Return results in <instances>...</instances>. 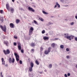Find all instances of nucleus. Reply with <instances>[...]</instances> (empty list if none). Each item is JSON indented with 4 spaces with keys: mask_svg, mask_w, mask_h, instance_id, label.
I'll use <instances>...</instances> for the list:
<instances>
[{
    "mask_svg": "<svg viewBox=\"0 0 77 77\" xmlns=\"http://www.w3.org/2000/svg\"><path fill=\"white\" fill-rule=\"evenodd\" d=\"M0 27L2 31L4 32H6V25H4V27L2 25H0Z\"/></svg>",
    "mask_w": 77,
    "mask_h": 77,
    "instance_id": "nucleus-1",
    "label": "nucleus"
},
{
    "mask_svg": "<svg viewBox=\"0 0 77 77\" xmlns=\"http://www.w3.org/2000/svg\"><path fill=\"white\" fill-rule=\"evenodd\" d=\"M3 52L6 55L7 54H10V51H9V50L7 49L6 51H5V50H4Z\"/></svg>",
    "mask_w": 77,
    "mask_h": 77,
    "instance_id": "nucleus-2",
    "label": "nucleus"
},
{
    "mask_svg": "<svg viewBox=\"0 0 77 77\" xmlns=\"http://www.w3.org/2000/svg\"><path fill=\"white\" fill-rule=\"evenodd\" d=\"M51 47H49L48 51H45V54H48L50 52L51 50Z\"/></svg>",
    "mask_w": 77,
    "mask_h": 77,
    "instance_id": "nucleus-3",
    "label": "nucleus"
},
{
    "mask_svg": "<svg viewBox=\"0 0 77 77\" xmlns=\"http://www.w3.org/2000/svg\"><path fill=\"white\" fill-rule=\"evenodd\" d=\"M9 62L10 63H14L15 62V59L13 58L12 59V58H10L9 59Z\"/></svg>",
    "mask_w": 77,
    "mask_h": 77,
    "instance_id": "nucleus-4",
    "label": "nucleus"
},
{
    "mask_svg": "<svg viewBox=\"0 0 77 77\" xmlns=\"http://www.w3.org/2000/svg\"><path fill=\"white\" fill-rule=\"evenodd\" d=\"M72 36L70 35V36H69V35H65L64 36V38H66L67 39H69V40L70 41H71V37Z\"/></svg>",
    "mask_w": 77,
    "mask_h": 77,
    "instance_id": "nucleus-5",
    "label": "nucleus"
},
{
    "mask_svg": "<svg viewBox=\"0 0 77 77\" xmlns=\"http://www.w3.org/2000/svg\"><path fill=\"white\" fill-rule=\"evenodd\" d=\"M28 10L30 11H31V12H35V10L33 9V8H31L30 7H28Z\"/></svg>",
    "mask_w": 77,
    "mask_h": 77,
    "instance_id": "nucleus-6",
    "label": "nucleus"
},
{
    "mask_svg": "<svg viewBox=\"0 0 77 77\" xmlns=\"http://www.w3.org/2000/svg\"><path fill=\"white\" fill-rule=\"evenodd\" d=\"M10 26L11 28H14V24L12 23H10Z\"/></svg>",
    "mask_w": 77,
    "mask_h": 77,
    "instance_id": "nucleus-7",
    "label": "nucleus"
},
{
    "mask_svg": "<svg viewBox=\"0 0 77 77\" xmlns=\"http://www.w3.org/2000/svg\"><path fill=\"white\" fill-rule=\"evenodd\" d=\"M14 55L16 57V58H20V57L19 55H18V54L17 53H14Z\"/></svg>",
    "mask_w": 77,
    "mask_h": 77,
    "instance_id": "nucleus-8",
    "label": "nucleus"
},
{
    "mask_svg": "<svg viewBox=\"0 0 77 77\" xmlns=\"http://www.w3.org/2000/svg\"><path fill=\"white\" fill-rule=\"evenodd\" d=\"M57 6H58V8H60V5L59 4V3H58V2H57L56 3V5H55L54 8H56L57 7Z\"/></svg>",
    "mask_w": 77,
    "mask_h": 77,
    "instance_id": "nucleus-9",
    "label": "nucleus"
},
{
    "mask_svg": "<svg viewBox=\"0 0 77 77\" xmlns=\"http://www.w3.org/2000/svg\"><path fill=\"white\" fill-rule=\"evenodd\" d=\"M43 39L45 40H48L49 39V37L47 36H45L43 37Z\"/></svg>",
    "mask_w": 77,
    "mask_h": 77,
    "instance_id": "nucleus-10",
    "label": "nucleus"
},
{
    "mask_svg": "<svg viewBox=\"0 0 77 77\" xmlns=\"http://www.w3.org/2000/svg\"><path fill=\"white\" fill-rule=\"evenodd\" d=\"M4 44H5L6 46H8V44H9V42L8 41H5L4 42Z\"/></svg>",
    "mask_w": 77,
    "mask_h": 77,
    "instance_id": "nucleus-11",
    "label": "nucleus"
},
{
    "mask_svg": "<svg viewBox=\"0 0 77 77\" xmlns=\"http://www.w3.org/2000/svg\"><path fill=\"white\" fill-rule=\"evenodd\" d=\"M6 8L8 10H9V5L8 4H7L6 5Z\"/></svg>",
    "mask_w": 77,
    "mask_h": 77,
    "instance_id": "nucleus-12",
    "label": "nucleus"
},
{
    "mask_svg": "<svg viewBox=\"0 0 77 77\" xmlns=\"http://www.w3.org/2000/svg\"><path fill=\"white\" fill-rule=\"evenodd\" d=\"M30 66H31L30 67L33 68V66H34L33 63V62H31L30 64Z\"/></svg>",
    "mask_w": 77,
    "mask_h": 77,
    "instance_id": "nucleus-13",
    "label": "nucleus"
},
{
    "mask_svg": "<svg viewBox=\"0 0 77 77\" xmlns=\"http://www.w3.org/2000/svg\"><path fill=\"white\" fill-rule=\"evenodd\" d=\"M42 12L43 14H45V15H48V13H47L44 11H43Z\"/></svg>",
    "mask_w": 77,
    "mask_h": 77,
    "instance_id": "nucleus-14",
    "label": "nucleus"
},
{
    "mask_svg": "<svg viewBox=\"0 0 77 77\" xmlns=\"http://www.w3.org/2000/svg\"><path fill=\"white\" fill-rule=\"evenodd\" d=\"M31 46L32 47H35V43H32L31 44Z\"/></svg>",
    "mask_w": 77,
    "mask_h": 77,
    "instance_id": "nucleus-15",
    "label": "nucleus"
},
{
    "mask_svg": "<svg viewBox=\"0 0 77 77\" xmlns=\"http://www.w3.org/2000/svg\"><path fill=\"white\" fill-rule=\"evenodd\" d=\"M18 48L19 50H21V45H18Z\"/></svg>",
    "mask_w": 77,
    "mask_h": 77,
    "instance_id": "nucleus-16",
    "label": "nucleus"
},
{
    "mask_svg": "<svg viewBox=\"0 0 77 77\" xmlns=\"http://www.w3.org/2000/svg\"><path fill=\"white\" fill-rule=\"evenodd\" d=\"M16 21L17 24H18V23H20V20L19 19H17L16 20Z\"/></svg>",
    "mask_w": 77,
    "mask_h": 77,
    "instance_id": "nucleus-17",
    "label": "nucleus"
},
{
    "mask_svg": "<svg viewBox=\"0 0 77 77\" xmlns=\"http://www.w3.org/2000/svg\"><path fill=\"white\" fill-rule=\"evenodd\" d=\"M32 32H33V31H30V30H29V35H32Z\"/></svg>",
    "mask_w": 77,
    "mask_h": 77,
    "instance_id": "nucleus-18",
    "label": "nucleus"
},
{
    "mask_svg": "<svg viewBox=\"0 0 77 77\" xmlns=\"http://www.w3.org/2000/svg\"><path fill=\"white\" fill-rule=\"evenodd\" d=\"M32 67H30L29 68V70L30 71V72H32V70H33V69H32Z\"/></svg>",
    "mask_w": 77,
    "mask_h": 77,
    "instance_id": "nucleus-19",
    "label": "nucleus"
},
{
    "mask_svg": "<svg viewBox=\"0 0 77 77\" xmlns=\"http://www.w3.org/2000/svg\"><path fill=\"white\" fill-rule=\"evenodd\" d=\"M52 64H51L49 65L48 68H52Z\"/></svg>",
    "mask_w": 77,
    "mask_h": 77,
    "instance_id": "nucleus-20",
    "label": "nucleus"
},
{
    "mask_svg": "<svg viewBox=\"0 0 77 77\" xmlns=\"http://www.w3.org/2000/svg\"><path fill=\"white\" fill-rule=\"evenodd\" d=\"M11 13L13 14L14 13V9L12 8L11 9Z\"/></svg>",
    "mask_w": 77,
    "mask_h": 77,
    "instance_id": "nucleus-21",
    "label": "nucleus"
},
{
    "mask_svg": "<svg viewBox=\"0 0 77 77\" xmlns=\"http://www.w3.org/2000/svg\"><path fill=\"white\" fill-rule=\"evenodd\" d=\"M33 30H34L33 28L32 27H31L30 28V29H29V30H30V31H33Z\"/></svg>",
    "mask_w": 77,
    "mask_h": 77,
    "instance_id": "nucleus-22",
    "label": "nucleus"
},
{
    "mask_svg": "<svg viewBox=\"0 0 77 77\" xmlns=\"http://www.w3.org/2000/svg\"><path fill=\"white\" fill-rule=\"evenodd\" d=\"M51 45L53 48H54L55 46H56V45H55V44L54 43H53Z\"/></svg>",
    "mask_w": 77,
    "mask_h": 77,
    "instance_id": "nucleus-23",
    "label": "nucleus"
},
{
    "mask_svg": "<svg viewBox=\"0 0 77 77\" xmlns=\"http://www.w3.org/2000/svg\"><path fill=\"white\" fill-rule=\"evenodd\" d=\"M38 19L39 20H41V21H44V19L42 18H41V17H38Z\"/></svg>",
    "mask_w": 77,
    "mask_h": 77,
    "instance_id": "nucleus-24",
    "label": "nucleus"
},
{
    "mask_svg": "<svg viewBox=\"0 0 77 77\" xmlns=\"http://www.w3.org/2000/svg\"><path fill=\"white\" fill-rule=\"evenodd\" d=\"M35 63H36V64H37V65H38L39 64V62L37 60H36L35 61Z\"/></svg>",
    "mask_w": 77,
    "mask_h": 77,
    "instance_id": "nucleus-25",
    "label": "nucleus"
},
{
    "mask_svg": "<svg viewBox=\"0 0 77 77\" xmlns=\"http://www.w3.org/2000/svg\"><path fill=\"white\" fill-rule=\"evenodd\" d=\"M60 47L61 48H64V46H63V45H60Z\"/></svg>",
    "mask_w": 77,
    "mask_h": 77,
    "instance_id": "nucleus-26",
    "label": "nucleus"
},
{
    "mask_svg": "<svg viewBox=\"0 0 77 77\" xmlns=\"http://www.w3.org/2000/svg\"><path fill=\"white\" fill-rule=\"evenodd\" d=\"M34 23L35 24H37V25L38 24V23H37V22L36 21V20H34Z\"/></svg>",
    "mask_w": 77,
    "mask_h": 77,
    "instance_id": "nucleus-27",
    "label": "nucleus"
},
{
    "mask_svg": "<svg viewBox=\"0 0 77 77\" xmlns=\"http://www.w3.org/2000/svg\"><path fill=\"white\" fill-rule=\"evenodd\" d=\"M43 50L44 48L42 47H41L40 48V51H42V50Z\"/></svg>",
    "mask_w": 77,
    "mask_h": 77,
    "instance_id": "nucleus-28",
    "label": "nucleus"
},
{
    "mask_svg": "<svg viewBox=\"0 0 77 77\" xmlns=\"http://www.w3.org/2000/svg\"><path fill=\"white\" fill-rule=\"evenodd\" d=\"M71 56H67L66 57L67 58V59H69V58H70L71 57Z\"/></svg>",
    "mask_w": 77,
    "mask_h": 77,
    "instance_id": "nucleus-29",
    "label": "nucleus"
},
{
    "mask_svg": "<svg viewBox=\"0 0 77 77\" xmlns=\"http://www.w3.org/2000/svg\"><path fill=\"white\" fill-rule=\"evenodd\" d=\"M0 13L1 14H3V10H1L0 11Z\"/></svg>",
    "mask_w": 77,
    "mask_h": 77,
    "instance_id": "nucleus-30",
    "label": "nucleus"
},
{
    "mask_svg": "<svg viewBox=\"0 0 77 77\" xmlns=\"http://www.w3.org/2000/svg\"><path fill=\"white\" fill-rule=\"evenodd\" d=\"M31 53H33V52H34V49H32L31 50Z\"/></svg>",
    "mask_w": 77,
    "mask_h": 77,
    "instance_id": "nucleus-31",
    "label": "nucleus"
},
{
    "mask_svg": "<svg viewBox=\"0 0 77 77\" xmlns=\"http://www.w3.org/2000/svg\"><path fill=\"white\" fill-rule=\"evenodd\" d=\"M42 34H44V33H45V30H43V31H42Z\"/></svg>",
    "mask_w": 77,
    "mask_h": 77,
    "instance_id": "nucleus-32",
    "label": "nucleus"
},
{
    "mask_svg": "<svg viewBox=\"0 0 77 77\" xmlns=\"http://www.w3.org/2000/svg\"><path fill=\"white\" fill-rule=\"evenodd\" d=\"M19 58H16V60L17 62H18V61H19V60H20V59H19Z\"/></svg>",
    "mask_w": 77,
    "mask_h": 77,
    "instance_id": "nucleus-33",
    "label": "nucleus"
},
{
    "mask_svg": "<svg viewBox=\"0 0 77 77\" xmlns=\"http://www.w3.org/2000/svg\"><path fill=\"white\" fill-rule=\"evenodd\" d=\"M19 63L20 64H22V63H23V62L22 61H21V60H20V61Z\"/></svg>",
    "mask_w": 77,
    "mask_h": 77,
    "instance_id": "nucleus-34",
    "label": "nucleus"
},
{
    "mask_svg": "<svg viewBox=\"0 0 77 77\" xmlns=\"http://www.w3.org/2000/svg\"><path fill=\"white\" fill-rule=\"evenodd\" d=\"M14 46H16V45H17V43L15 42H14Z\"/></svg>",
    "mask_w": 77,
    "mask_h": 77,
    "instance_id": "nucleus-35",
    "label": "nucleus"
},
{
    "mask_svg": "<svg viewBox=\"0 0 77 77\" xmlns=\"http://www.w3.org/2000/svg\"><path fill=\"white\" fill-rule=\"evenodd\" d=\"M1 60H2V62H4V58H2Z\"/></svg>",
    "mask_w": 77,
    "mask_h": 77,
    "instance_id": "nucleus-36",
    "label": "nucleus"
},
{
    "mask_svg": "<svg viewBox=\"0 0 77 77\" xmlns=\"http://www.w3.org/2000/svg\"><path fill=\"white\" fill-rule=\"evenodd\" d=\"M21 51L22 53H24V50L23 49L21 50Z\"/></svg>",
    "mask_w": 77,
    "mask_h": 77,
    "instance_id": "nucleus-37",
    "label": "nucleus"
},
{
    "mask_svg": "<svg viewBox=\"0 0 77 77\" xmlns=\"http://www.w3.org/2000/svg\"><path fill=\"white\" fill-rule=\"evenodd\" d=\"M0 20L2 21V23H3V21L4 20H3V19H1V18L0 19Z\"/></svg>",
    "mask_w": 77,
    "mask_h": 77,
    "instance_id": "nucleus-38",
    "label": "nucleus"
},
{
    "mask_svg": "<svg viewBox=\"0 0 77 77\" xmlns=\"http://www.w3.org/2000/svg\"><path fill=\"white\" fill-rule=\"evenodd\" d=\"M74 25V22H72L70 23V25L71 26H72V25Z\"/></svg>",
    "mask_w": 77,
    "mask_h": 77,
    "instance_id": "nucleus-39",
    "label": "nucleus"
},
{
    "mask_svg": "<svg viewBox=\"0 0 77 77\" xmlns=\"http://www.w3.org/2000/svg\"><path fill=\"white\" fill-rule=\"evenodd\" d=\"M66 50L67 51H69V49L68 48H66Z\"/></svg>",
    "mask_w": 77,
    "mask_h": 77,
    "instance_id": "nucleus-40",
    "label": "nucleus"
},
{
    "mask_svg": "<svg viewBox=\"0 0 77 77\" xmlns=\"http://www.w3.org/2000/svg\"><path fill=\"white\" fill-rule=\"evenodd\" d=\"M2 65H5V61L4 62H2Z\"/></svg>",
    "mask_w": 77,
    "mask_h": 77,
    "instance_id": "nucleus-41",
    "label": "nucleus"
},
{
    "mask_svg": "<svg viewBox=\"0 0 77 77\" xmlns=\"http://www.w3.org/2000/svg\"><path fill=\"white\" fill-rule=\"evenodd\" d=\"M1 77H3V75H2V72H1Z\"/></svg>",
    "mask_w": 77,
    "mask_h": 77,
    "instance_id": "nucleus-42",
    "label": "nucleus"
},
{
    "mask_svg": "<svg viewBox=\"0 0 77 77\" xmlns=\"http://www.w3.org/2000/svg\"><path fill=\"white\" fill-rule=\"evenodd\" d=\"M17 44L18 45H21V44L20 42H18L17 43Z\"/></svg>",
    "mask_w": 77,
    "mask_h": 77,
    "instance_id": "nucleus-43",
    "label": "nucleus"
},
{
    "mask_svg": "<svg viewBox=\"0 0 77 77\" xmlns=\"http://www.w3.org/2000/svg\"><path fill=\"white\" fill-rule=\"evenodd\" d=\"M53 24V23H51L50 22L49 23V24H50L51 25V24Z\"/></svg>",
    "mask_w": 77,
    "mask_h": 77,
    "instance_id": "nucleus-44",
    "label": "nucleus"
},
{
    "mask_svg": "<svg viewBox=\"0 0 77 77\" xmlns=\"http://www.w3.org/2000/svg\"><path fill=\"white\" fill-rule=\"evenodd\" d=\"M64 76L65 77H68V76L66 74H65L64 75Z\"/></svg>",
    "mask_w": 77,
    "mask_h": 77,
    "instance_id": "nucleus-45",
    "label": "nucleus"
},
{
    "mask_svg": "<svg viewBox=\"0 0 77 77\" xmlns=\"http://www.w3.org/2000/svg\"><path fill=\"white\" fill-rule=\"evenodd\" d=\"M75 41H77V37H76L75 38Z\"/></svg>",
    "mask_w": 77,
    "mask_h": 77,
    "instance_id": "nucleus-46",
    "label": "nucleus"
},
{
    "mask_svg": "<svg viewBox=\"0 0 77 77\" xmlns=\"http://www.w3.org/2000/svg\"><path fill=\"white\" fill-rule=\"evenodd\" d=\"M60 2L62 3H63V2H64V1L63 0H60Z\"/></svg>",
    "mask_w": 77,
    "mask_h": 77,
    "instance_id": "nucleus-47",
    "label": "nucleus"
},
{
    "mask_svg": "<svg viewBox=\"0 0 77 77\" xmlns=\"http://www.w3.org/2000/svg\"><path fill=\"white\" fill-rule=\"evenodd\" d=\"M68 76H70V73H69L67 74Z\"/></svg>",
    "mask_w": 77,
    "mask_h": 77,
    "instance_id": "nucleus-48",
    "label": "nucleus"
},
{
    "mask_svg": "<svg viewBox=\"0 0 77 77\" xmlns=\"http://www.w3.org/2000/svg\"><path fill=\"white\" fill-rule=\"evenodd\" d=\"M30 75H31V74L29 73V77H31Z\"/></svg>",
    "mask_w": 77,
    "mask_h": 77,
    "instance_id": "nucleus-49",
    "label": "nucleus"
},
{
    "mask_svg": "<svg viewBox=\"0 0 77 77\" xmlns=\"http://www.w3.org/2000/svg\"><path fill=\"white\" fill-rule=\"evenodd\" d=\"M14 38H15V39H17V37H16L15 36H14Z\"/></svg>",
    "mask_w": 77,
    "mask_h": 77,
    "instance_id": "nucleus-50",
    "label": "nucleus"
},
{
    "mask_svg": "<svg viewBox=\"0 0 77 77\" xmlns=\"http://www.w3.org/2000/svg\"><path fill=\"white\" fill-rule=\"evenodd\" d=\"M20 10H21V11H22V10H23V8H20Z\"/></svg>",
    "mask_w": 77,
    "mask_h": 77,
    "instance_id": "nucleus-51",
    "label": "nucleus"
},
{
    "mask_svg": "<svg viewBox=\"0 0 77 77\" xmlns=\"http://www.w3.org/2000/svg\"><path fill=\"white\" fill-rule=\"evenodd\" d=\"M55 40H57V39H58V38H55L54 39Z\"/></svg>",
    "mask_w": 77,
    "mask_h": 77,
    "instance_id": "nucleus-52",
    "label": "nucleus"
},
{
    "mask_svg": "<svg viewBox=\"0 0 77 77\" xmlns=\"http://www.w3.org/2000/svg\"><path fill=\"white\" fill-rule=\"evenodd\" d=\"M75 18H76V19H77V16H75Z\"/></svg>",
    "mask_w": 77,
    "mask_h": 77,
    "instance_id": "nucleus-53",
    "label": "nucleus"
},
{
    "mask_svg": "<svg viewBox=\"0 0 77 77\" xmlns=\"http://www.w3.org/2000/svg\"><path fill=\"white\" fill-rule=\"evenodd\" d=\"M12 1L13 2H15V0H12Z\"/></svg>",
    "mask_w": 77,
    "mask_h": 77,
    "instance_id": "nucleus-54",
    "label": "nucleus"
},
{
    "mask_svg": "<svg viewBox=\"0 0 77 77\" xmlns=\"http://www.w3.org/2000/svg\"><path fill=\"white\" fill-rule=\"evenodd\" d=\"M40 74H42V72H39Z\"/></svg>",
    "mask_w": 77,
    "mask_h": 77,
    "instance_id": "nucleus-55",
    "label": "nucleus"
},
{
    "mask_svg": "<svg viewBox=\"0 0 77 77\" xmlns=\"http://www.w3.org/2000/svg\"><path fill=\"white\" fill-rule=\"evenodd\" d=\"M64 6H65V7H67L68 6V5H65Z\"/></svg>",
    "mask_w": 77,
    "mask_h": 77,
    "instance_id": "nucleus-56",
    "label": "nucleus"
},
{
    "mask_svg": "<svg viewBox=\"0 0 77 77\" xmlns=\"http://www.w3.org/2000/svg\"><path fill=\"white\" fill-rule=\"evenodd\" d=\"M44 71L45 72H47V70L46 69Z\"/></svg>",
    "mask_w": 77,
    "mask_h": 77,
    "instance_id": "nucleus-57",
    "label": "nucleus"
},
{
    "mask_svg": "<svg viewBox=\"0 0 77 77\" xmlns=\"http://www.w3.org/2000/svg\"><path fill=\"white\" fill-rule=\"evenodd\" d=\"M75 67L77 68V64L76 65Z\"/></svg>",
    "mask_w": 77,
    "mask_h": 77,
    "instance_id": "nucleus-58",
    "label": "nucleus"
},
{
    "mask_svg": "<svg viewBox=\"0 0 77 77\" xmlns=\"http://www.w3.org/2000/svg\"><path fill=\"white\" fill-rule=\"evenodd\" d=\"M5 66H8V64H6L5 65Z\"/></svg>",
    "mask_w": 77,
    "mask_h": 77,
    "instance_id": "nucleus-59",
    "label": "nucleus"
},
{
    "mask_svg": "<svg viewBox=\"0 0 77 77\" xmlns=\"http://www.w3.org/2000/svg\"><path fill=\"white\" fill-rule=\"evenodd\" d=\"M66 35V34H64V35Z\"/></svg>",
    "mask_w": 77,
    "mask_h": 77,
    "instance_id": "nucleus-60",
    "label": "nucleus"
},
{
    "mask_svg": "<svg viewBox=\"0 0 77 77\" xmlns=\"http://www.w3.org/2000/svg\"><path fill=\"white\" fill-rule=\"evenodd\" d=\"M31 1H32V0H30Z\"/></svg>",
    "mask_w": 77,
    "mask_h": 77,
    "instance_id": "nucleus-61",
    "label": "nucleus"
}]
</instances>
